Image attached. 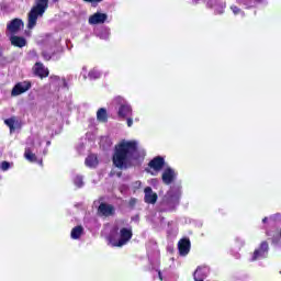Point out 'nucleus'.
I'll use <instances>...</instances> for the list:
<instances>
[{
	"mask_svg": "<svg viewBox=\"0 0 281 281\" xmlns=\"http://www.w3.org/2000/svg\"><path fill=\"white\" fill-rule=\"evenodd\" d=\"M137 151V143L133 140H123L115 147L113 164L116 168H124L126 161Z\"/></svg>",
	"mask_w": 281,
	"mask_h": 281,
	"instance_id": "obj_1",
	"label": "nucleus"
},
{
	"mask_svg": "<svg viewBox=\"0 0 281 281\" xmlns=\"http://www.w3.org/2000/svg\"><path fill=\"white\" fill-rule=\"evenodd\" d=\"M49 0H36L35 5L31 9L27 16V27L33 30L36 27V21L38 16H43L47 10Z\"/></svg>",
	"mask_w": 281,
	"mask_h": 281,
	"instance_id": "obj_2",
	"label": "nucleus"
},
{
	"mask_svg": "<svg viewBox=\"0 0 281 281\" xmlns=\"http://www.w3.org/2000/svg\"><path fill=\"white\" fill-rule=\"evenodd\" d=\"M115 234H117V228H114L108 238L112 247H124L133 238V231L131 228H122L119 239L115 237Z\"/></svg>",
	"mask_w": 281,
	"mask_h": 281,
	"instance_id": "obj_3",
	"label": "nucleus"
},
{
	"mask_svg": "<svg viewBox=\"0 0 281 281\" xmlns=\"http://www.w3.org/2000/svg\"><path fill=\"white\" fill-rule=\"evenodd\" d=\"M31 87H32V83L29 81L16 83L12 89L11 95H14V97L21 95V93H25V91H30Z\"/></svg>",
	"mask_w": 281,
	"mask_h": 281,
	"instance_id": "obj_4",
	"label": "nucleus"
},
{
	"mask_svg": "<svg viewBox=\"0 0 281 281\" xmlns=\"http://www.w3.org/2000/svg\"><path fill=\"white\" fill-rule=\"evenodd\" d=\"M23 21L21 19H14L8 24V32H10L11 35L19 34L21 30H23Z\"/></svg>",
	"mask_w": 281,
	"mask_h": 281,
	"instance_id": "obj_5",
	"label": "nucleus"
},
{
	"mask_svg": "<svg viewBox=\"0 0 281 281\" xmlns=\"http://www.w3.org/2000/svg\"><path fill=\"white\" fill-rule=\"evenodd\" d=\"M34 76H38V78H47L49 76V69L45 68L42 63H35L32 68Z\"/></svg>",
	"mask_w": 281,
	"mask_h": 281,
	"instance_id": "obj_6",
	"label": "nucleus"
},
{
	"mask_svg": "<svg viewBox=\"0 0 281 281\" xmlns=\"http://www.w3.org/2000/svg\"><path fill=\"white\" fill-rule=\"evenodd\" d=\"M100 216H113L115 214V207L111 204L101 203L98 207Z\"/></svg>",
	"mask_w": 281,
	"mask_h": 281,
	"instance_id": "obj_7",
	"label": "nucleus"
},
{
	"mask_svg": "<svg viewBox=\"0 0 281 281\" xmlns=\"http://www.w3.org/2000/svg\"><path fill=\"white\" fill-rule=\"evenodd\" d=\"M190 247H191V244L189 238L180 239L178 243V249H179L180 256H188V254H190Z\"/></svg>",
	"mask_w": 281,
	"mask_h": 281,
	"instance_id": "obj_8",
	"label": "nucleus"
},
{
	"mask_svg": "<svg viewBox=\"0 0 281 281\" xmlns=\"http://www.w3.org/2000/svg\"><path fill=\"white\" fill-rule=\"evenodd\" d=\"M9 41L13 47H25L27 45V40L19 35H10Z\"/></svg>",
	"mask_w": 281,
	"mask_h": 281,
	"instance_id": "obj_9",
	"label": "nucleus"
},
{
	"mask_svg": "<svg viewBox=\"0 0 281 281\" xmlns=\"http://www.w3.org/2000/svg\"><path fill=\"white\" fill-rule=\"evenodd\" d=\"M145 203H149L151 205H155L157 203V193L153 192V188L146 187L145 190Z\"/></svg>",
	"mask_w": 281,
	"mask_h": 281,
	"instance_id": "obj_10",
	"label": "nucleus"
},
{
	"mask_svg": "<svg viewBox=\"0 0 281 281\" xmlns=\"http://www.w3.org/2000/svg\"><path fill=\"white\" fill-rule=\"evenodd\" d=\"M106 21V14L104 13H94L89 18V23L91 25H98V23H104Z\"/></svg>",
	"mask_w": 281,
	"mask_h": 281,
	"instance_id": "obj_11",
	"label": "nucleus"
},
{
	"mask_svg": "<svg viewBox=\"0 0 281 281\" xmlns=\"http://www.w3.org/2000/svg\"><path fill=\"white\" fill-rule=\"evenodd\" d=\"M175 180V171L170 168L166 169L162 173V181L167 186H170L172 181Z\"/></svg>",
	"mask_w": 281,
	"mask_h": 281,
	"instance_id": "obj_12",
	"label": "nucleus"
},
{
	"mask_svg": "<svg viewBox=\"0 0 281 281\" xmlns=\"http://www.w3.org/2000/svg\"><path fill=\"white\" fill-rule=\"evenodd\" d=\"M149 166L153 168V170H156V172H159L164 168V158L156 157L150 162Z\"/></svg>",
	"mask_w": 281,
	"mask_h": 281,
	"instance_id": "obj_13",
	"label": "nucleus"
},
{
	"mask_svg": "<svg viewBox=\"0 0 281 281\" xmlns=\"http://www.w3.org/2000/svg\"><path fill=\"white\" fill-rule=\"evenodd\" d=\"M267 251H269V244L268 243H262L260 246L259 250H256L254 252V257L252 260H258L259 256H265V254H267Z\"/></svg>",
	"mask_w": 281,
	"mask_h": 281,
	"instance_id": "obj_14",
	"label": "nucleus"
},
{
	"mask_svg": "<svg viewBox=\"0 0 281 281\" xmlns=\"http://www.w3.org/2000/svg\"><path fill=\"white\" fill-rule=\"evenodd\" d=\"M86 166H89V168H95L98 166V156L90 155L86 158Z\"/></svg>",
	"mask_w": 281,
	"mask_h": 281,
	"instance_id": "obj_15",
	"label": "nucleus"
},
{
	"mask_svg": "<svg viewBox=\"0 0 281 281\" xmlns=\"http://www.w3.org/2000/svg\"><path fill=\"white\" fill-rule=\"evenodd\" d=\"M82 236V226H77L71 231V238L78 239Z\"/></svg>",
	"mask_w": 281,
	"mask_h": 281,
	"instance_id": "obj_16",
	"label": "nucleus"
},
{
	"mask_svg": "<svg viewBox=\"0 0 281 281\" xmlns=\"http://www.w3.org/2000/svg\"><path fill=\"white\" fill-rule=\"evenodd\" d=\"M97 120L99 122H106V110H104L103 108H101L98 112H97Z\"/></svg>",
	"mask_w": 281,
	"mask_h": 281,
	"instance_id": "obj_17",
	"label": "nucleus"
},
{
	"mask_svg": "<svg viewBox=\"0 0 281 281\" xmlns=\"http://www.w3.org/2000/svg\"><path fill=\"white\" fill-rule=\"evenodd\" d=\"M128 113H131V106H128V105H122L119 110V115L121 117H126V115H128Z\"/></svg>",
	"mask_w": 281,
	"mask_h": 281,
	"instance_id": "obj_18",
	"label": "nucleus"
},
{
	"mask_svg": "<svg viewBox=\"0 0 281 281\" xmlns=\"http://www.w3.org/2000/svg\"><path fill=\"white\" fill-rule=\"evenodd\" d=\"M4 124L9 126L10 132L12 133V131H14V125L16 124V117L12 116L11 119L4 120Z\"/></svg>",
	"mask_w": 281,
	"mask_h": 281,
	"instance_id": "obj_19",
	"label": "nucleus"
},
{
	"mask_svg": "<svg viewBox=\"0 0 281 281\" xmlns=\"http://www.w3.org/2000/svg\"><path fill=\"white\" fill-rule=\"evenodd\" d=\"M24 157L25 159H27L29 161H36V154L32 153V150L26 149L24 153Z\"/></svg>",
	"mask_w": 281,
	"mask_h": 281,
	"instance_id": "obj_20",
	"label": "nucleus"
},
{
	"mask_svg": "<svg viewBox=\"0 0 281 281\" xmlns=\"http://www.w3.org/2000/svg\"><path fill=\"white\" fill-rule=\"evenodd\" d=\"M75 183H76V186L78 187V188H82V177H77L76 179H75Z\"/></svg>",
	"mask_w": 281,
	"mask_h": 281,
	"instance_id": "obj_21",
	"label": "nucleus"
},
{
	"mask_svg": "<svg viewBox=\"0 0 281 281\" xmlns=\"http://www.w3.org/2000/svg\"><path fill=\"white\" fill-rule=\"evenodd\" d=\"M90 78H100V72H98L97 70H92L90 74H89Z\"/></svg>",
	"mask_w": 281,
	"mask_h": 281,
	"instance_id": "obj_22",
	"label": "nucleus"
},
{
	"mask_svg": "<svg viewBox=\"0 0 281 281\" xmlns=\"http://www.w3.org/2000/svg\"><path fill=\"white\" fill-rule=\"evenodd\" d=\"M9 168H10V162L3 161V162L1 164V170H8Z\"/></svg>",
	"mask_w": 281,
	"mask_h": 281,
	"instance_id": "obj_23",
	"label": "nucleus"
},
{
	"mask_svg": "<svg viewBox=\"0 0 281 281\" xmlns=\"http://www.w3.org/2000/svg\"><path fill=\"white\" fill-rule=\"evenodd\" d=\"M135 203H137V199H131L130 200L131 207H133V205H135Z\"/></svg>",
	"mask_w": 281,
	"mask_h": 281,
	"instance_id": "obj_24",
	"label": "nucleus"
},
{
	"mask_svg": "<svg viewBox=\"0 0 281 281\" xmlns=\"http://www.w3.org/2000/svg\"><path fill=\"white\" fill-rule=\"evenodd\" d=\"M87 1L88 3H100L102 0H83Z\"/></svg>",
	"mask_w": 281,
	"mask_h": 281,
	"instance_id": "obj_25",
	"label": "nucleus"
},
{
	"mask_svg": "<svg viewBox=\"0 0 281 281\" xmlns=\"http://www.w3.org/2000/svg\"><path fill=\"white\" fill-rule=\"evenodd\" d=\"M127 126H133V119H127Z\"/></svg>",
	"mask_w": 281,
	"mask_h": 281,
	"instance_id": "obj_26",
	"label": "nucleus"
},
{
	"mask_svg": "<svg viewBox=\"0 0 281 281\" xmlns=\"http://www.w3.org/2000/svg\"><path fill=\"white\" fill-rule=\"evenodd\" d=\"M233 12H234L235 14H238V12H239L238 8L234 7V8H233Z\"/></svg>",
	"mask_w": 281,
	"mask_h": 281,
	"instance_id": "obj_27",
	"label": "nucleus"
},
{
	"mask_svg": "<svg viewBox=\"0 0 281 281\" xmlns=\"http://www.w3.org/2000/svg\"><path fill=\"white\" fill-rule=\"evenodd\" d=\"M159 279H160V280H164V278L161 277V272H159Z\"/></svg>",
	"mask_w": 281,
	"mask_h": 281,
	"instance_id": "obj_28",
	"label": "nucleus"
},
{
	"mask_svg": "<svg viewBox=\"0 0 281 281\" xmlns=\"http://www.w3.org/2000/svg\"><path fill=\"white\" fill-rule=\"evenodd\" d=\"M267 222V218H263V223H266Z\"/></svg>",
	"mask_w": 281,
	"mask_h": 281,
	"instance_id": "obj_29",
	"label": "nucleus"
}]
</instances>
